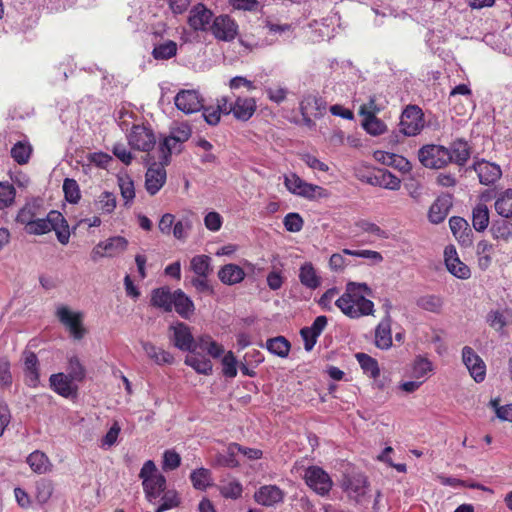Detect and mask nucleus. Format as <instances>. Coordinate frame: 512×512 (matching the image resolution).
<instances>
[{"instance_id": "1", "label": "nucleus", "mask_w": 512, "mask_h": 512, "mask_svg": "<svg viewBox=\"0 0 512 512\" xmlns=\"http://www.w3.org/2000/svg\"><path fill=\"white\" fill-rule=\"evenodd\" d=\"M373 291L366 283L349 281L345 292L335 301V306L350 319H358L374 313V303L367 298Z\"/></svg>"}, {"instance_id": "2", "label": "nucleus", "mask_w": 512, "mask_h": 512, "mask_svg": "<svg viewBox=\"0 0 512 512\" xmlns=\"http://www.w3.org/2000/svg\"><path fill=\"white\" fill-rule=\"evenodd\" d=\"M55 315L74 340L84 338L87 330L83 325L84 314L81 311H72L67 306L61 305L57 307Z\"/></svg>"}, {"instance_id": "3", "label": "nucleus", "mask_w": 512, "mask_h": 512, "mask_svg": "<svg viewBox=\"0 0 512 512\" xmlns=\"http://www.w3.org/2000/svg\"><path fill=\"white\" fill-rule=\"evenodd\" d=\"M419 161L430 169H441L451 162L448 148L442 145H425L418 151Z\"/></svg>"}, {"instance_id": "4", "label": "nucleus", "mask_w": 512, "mask_h": 512, "mask_svg": "<svg viewBox=\"0 0 512 512\" xmlns=\"http://www.w3.org/2000/svg\"><path fill=\"white\" fill-rule=\"evenodd\" d=\"M342 489L348 498L356 504L363 505L367 503L369 481L366 476L362 474L346 476L342 481Z\"/></svg>"}, {"instance_id": "5", "label": "nucleus", "mask_w": 512, "mask_h": 512, "mask_svg": "<svg viewBox=\"0 0 512 512\" xmlns=\"http://www.w3.org/2000/svg\"><path fill=\"white\" fill-rule=\"evenodd\" d=\"M127 140L132 149L141 152H150L156 145L155 133L144 125H133Z\"/></svg>"}, {"instance_id": "6", "label": "nucleus", "mask_w": 512, "mask_h": 512, "mask_svg": "<svg viewBox=\"0 0 512 512\" xmlns=\"http://www.w3.org/2000/svg\"><path fill=\"white\" fill-rule=\"evenodd\" d=\"M424 128V115L416 105L407 106L400 118V131L406 136H416Z\"/></svg>"}, {"instance_id": "7", "label": "nucleus", "mask_w": 512, "mask_h": 512, "mask_svg": "<svg viewBox=\"0 0 512 512\" xmlns=\"http://www.w3.org/2000/svg\"><path fill=\"white\" fill-rule=\"evenodd\" d=\"M306 484L319 495H326L332 488L333 482L321 467L310 466L305 470Z\"/></svg>"}, {"instance_id": "8", "label": "nucleus", "mask_w": 512, "mask_h": 512, "mask_svg": "<svg viewBox=\"0 0 512 512\" xmlns=\"http://www.w3.org/2000/svg\"><path fill=\"white\" fill-rule=\"evenodd\" d=\"M284 184L292 194L308 199L322 196V192L324 191L322 187L307 183L294 173L284 177Z\"/></svg>"}, {"instance_id": "9", "label": "nucleus", "mask_w": 512, "mask_h": 512, "mask_svg": "<svg viewBox=\"0 0 512 512\" xmlns=\"http://www.w3.org/2000/svg\"><path fill=\"white\" fill-rule=\"evenodd\" d=\"M169 329L172 332L170 340L176 348L191 353L196 351L195 339L187 324L178 322L175 325H171Z\"/></svg>"}, {"instance_id": "10", "label": "nucleus", "mask_w": 512, "mask_h": 512, "mask_svg": "<svg viewBox=\"0 0 512 512\" xmlns=\"http://www.w3.org/2000/svg\"><path fill=\"white\" fill-rule=\"evenodd\" d=\"M210 30L214 37L221 41H232L238 34V25L228 15L214 18Z\"/></svg>"}, {"instance_id": "11", "label": "nucleus", "mask_w": 512, "mask_h": 512, "mask_svg": "<svg viewBox=\"0 0 512 512\" xmlns=\"http://www.w3.org/2000/svg\"><path fill=\"white\" fill-rule=\"evenodd\" d=\"M174 103L185 114H192L203 108V99L196 90H181L176 94Z\"/></svg>"}, {"instance_id": "12", "label": "nucleus", "mask_w": 512, "mask_h": 512, "mask_svg": "<svg viewBox=\"0 0 512 512\" xmlns=\"http://www.w3.org/2000/svg\"><path fill=\"white\" fill-rule=\"evenodd\" d=\"M470 169L477 173L479 182L486 186L494 184L502 175L500 166L484 159L475 161Z\"/></svg>"}, {"instance_id": "13", "label": "nucleus", "mask_w": 512, "mask_h": 512, "mask_svg": "<svg viewBox=\"0 0 512 512\" xmlns=\"http://www.w3.org/2000/svg\"><path fill=\"white\" fill-rule=\"evenodd\" d=\"M462 360L470 375L476 382H482L486 374V366L483 360L469 346L462 349Z\"/></svg>"}, {"instance_id": "14", "label": "nucleus", "mask_w": 512, "mask_h": 512, "mask_svg": "<svg viewBox=\"0 0 512 512\" xmlns=\"http://www.w3.org/2000/svg\"><path fill=\"white\" fill-rule=\"evenodd\" d=\"M166 165L164 162L160 164L153 163L145 174V188L150 195L157 194L166 183Z\"/></svg>"}, {"instance_id": "15", "label": "nucleus", "mask_w": 512, "mask_h": 512, "mask_svg": "<svg viewBox=\"0 0 512 512\" xmlns=\"http://www.w3.org/2000/svg\"><path fill=\"white\" fill-rule=\"evenodd\" d=\"M445 265L447 270L459 279H468L471 276L470 268L463 263L454 246H447L444 250Z\"/></svg>"}, {"instance_id": "16", "label": "nucleus", "mask_w": 512, "mask_h": 512, "mask_svg": "<svg viewBox=\"0 0 512 512\" xmlns=\"http://www.w3.org/2000/svg\"><path fill=\"white\" fill-rule=\"evenodd\" d=\"M213 12L204 4L198 3L190 10L188 23L195 31H206L211 26Z\"/></svg>"}, {"instance_id": "17", "label": "nucleus", "mask_w": 512, "mask_h": 512, "mask_svg": "<svg viewBox=\"0 0 512 512\" xmlns=\"http://www.w3.org/2000/svg\"><path fill=\"white\" fill-rule=\"evenodd\" d=\"M452 195L442 194L431 205L428 218L433 224H439L444 221L452 207Z\"/></svg>"}, {"instance_id": "18", "label": "nucleus", "mask_w": 512, "mask_h": 512, "mask_svg": "<svg viewBox=\"0 0 512 512\" xmlns=\"http://www.w3.org/2000/svg\"><path fill=\"white\" fill-rule=\"evenodd\" d=\"M57 221H62V214L59 211L52 210L45 218L37 217L25 228V231L31 235H43L50 232L51 227H53L52 223H57Z\"/></svg>"}, {"instance_id": "19", "label": "nucleus", "mask_w": 512, "mask_h": 512, "mask_svg": "<svg viewBox=\"0 0 512 512\" xmlns=\"http://www.w3.org/2000/svg\"><path fill=\"white\" fill-rule=\"evenodd\" d=\"M283 498L284 492L276 485L261 486L254 494L255 501L266 507L282 502Z\"/></svg>"}, {"instance_id": "20", "label": "nucleus", "mask_w": 512, "mask_h": 512, "mask_svg": "<svg viewBox=\"0 0 512 512\" xmlns=\"http://www.w3.org/2000/svg\"><path fill=\"white\" fill-rule=\"evenodd\" d=\"M449 226L453 235L462 246L468 247L472 245V230L464 218L457 216L451 217Z\"/></svg>"}, {"instance_id": "21", "label": "nucleus", "mask_w": 512, "mask_h": 512, "mask_svg": "<svg viewBox=\"0 0 512 512\" xmlns=\"http://www.w3.org/2000/svg\"><path fill=\"white\" fill-rule=\"evenodd\" d=\"M300 113L301 115H313L314 118H320L326 111V103L317 95L308 94L305 95L300 101Z\"/></svg>"}, {"instance_id": "22", "label": "nucleus", "mask_w": 512, "mask_h": 512, "mask_svg": "<svg viewBox=\"0 0 512 512\" xmlns=\"http://www.w3.org/2000/svg\"><path fill=\"white\" fill-rule=\"evenodd\" d=\"M25 382L29 387H37L39 384V361L32 351H24Z\"/></svg>"}, {"instance_id": "23", "label": "nucleus", "mask_w": 512, "mask_h": 512, "mask_svg": "<svg viewBox=\"0 0 512 512\" xmlns=\"http://www.w3.org/2000/svg\"><path fill=\"white\" fill-rule=\"evenodd\" d=\"M51 388L63 397H70L75 394L77 387L73 385V381L69 376L64 373L52 374L50 376Z\"/></svg>"}, {"instance_id": "24", "label": "nucleus", "mask_w": 512, "mask_h": 512, "mask_svg": "<svg viewBox=\"0 0 512 512\" xmlns=\"http://www.w3.org/2000/svg\"><path fill=\"white\" fill-rule=\"evenodd\" d=\"M448 153L451 158V162L458 166H464L471 156V148L467 141L457 139L451 143L448 148Z\"/></svg>"}, {"instance_id": "25", "label": "nucleus", "mask_w": 512, "mask_h": 512, "mask_svg": "<svg viewBox=\"0 0 512 512\" xmlns=\"http://www.w3.org/2000/svg\"><path fill=\"white\" fill-rule=\"evenodd\" d=\"M375 345L379 349L386 350L392 345L391 317L386 315L375 329Z\"/></svg>"}, {"instance_id": "26", "label": "nucleus", "mask_w": 512, "mask_h": 512, "mask_svg": "<svg viewBox=\"0 0 512 512\" xmlns=\"http://www.w3.org/2000/svg\"><path fill=\"white\" fill-rule=\"evenodd\" d=\"M140 344L142 346V349L146 353L147 357L154 361L156 364L163 365L173 363L174 357L168 351H165L164 349L155 346L153 343L149 341L141 340Z\"/></svg>"}, {"instance_id": "27", "label": "nucleus", "mask_w": 512, "mask_h": 512, "mask_svg": "<svg viewBox=\"0 0 512 512\" xmlns=\"http://www.w3.org/2000/svg\"><path fill=\"white\" fill-rule=\"evenodd\" d=\"M218 278L223 284L231 286L242 282L245 272L240 266L230 263L220 268Z\"/></svg>"}, {"instance_id": "28", "label": "nucleus", "mask_w": 512, "mask_h": 512, "mask_svg": "<svg viewBox=\"0 0 512 512\" xmlns=\"http://www.w3.org/2000/svg\"><path fill=\"white\" fill-rule=\"evenodd\" d=\"M26 462L31 470L37 474H46L52 470L51 461L48 456L40 450H35L30 453Z\"/></svg>"}, {"instance_id": "29", "label": "nucleus", "mask_w": 512, "mask_h": 512, "mask_svg": "<svg viewBox=\"0 0 512 512\" xmlns=\"http://www.w3.org/2000/svg\"><path fill=\"white\" fill-rule=\"evenodd\" d=\"M41 206L38 201L27 202L18 212L16 222L28 227L37 217L42 216Z\"/></svg>"}, {"instance_id": "30", "label": "nucleus", "mask_w": 512, "mask_h": 512, "mask_svg": "<svg viewBox=\"0 0 512 512\" xmlns=\"http://www.w3.org/2000/svg\"><path fill=\"white\" fill-rule=\"evenodd\" d=\"M173 307L184 319H188L195 310L193 301L181 289L174 291Z\"/></svg>"}, {"instance_id": "31", "label": "nucleus", "mask_w": 512, "mask_h": 512, "mask_svg": "<svg viewBox=\"0 0 512 512\" xmlns=\"http://www.w3.org/2000/svg\"><path fill=\"white\" fill-rule=\"evenodd\" d=\"M256 110V102L253 98L238 97L233 103V115L241 121L249 120Z\"/></svg>"}, {"instance_id": "32", "label": "nucleus", "mask_w": 512, "mask_h": 512, "mask_svg": "<svg viewBox=\"0 0 512 512\" xmlns=\"http://www.w3.org/2000/svg\"><path fill=\"white\" fill-rule=\"evenodd\" d=\"M142 484L146 499L149 502H153L162 492H164L166 479L162 474H158V476H154L151 479L145 478Z\"/></svg>"}, {"instance_id": "33", "label": "nucleus", "mask_w": 512, "mask_h": 512, "mask_svg": "<svg viewBox=\"0 0 512 512\" xmlns=\"http://www.w3.org/2000/svg\"><path fill=\"white\" fill-rule=\"evenodd\" d=\"M174 292L172 293L168 287H160L154 289L151 295V304L155 307L162 308L166 312H171L173 308Z\"/></svg>"}, {"instance_id": "34", "label": "nucleus", "mask_w": 512, "mask_h": 512, "mask_svg": "<svg viewBox=\"0 0 512 512\" xmlns=\"http://www.w3.org/2000/svg\"><path fill=\"white\" fill-rule=\"evenodd\" d=\"M368 182L389 190H398L401 184L400 179L388 170H379L378 174L368 179Z\"/></svg>"}, {"instance_id": "35", "label": "nucleus", "mask_w": 512, "mask_h": 512, "mask_svg": "<svg viewBox=\"0 0 512 512\" xmlns=\"http://www.w3.org/2000/svg\"><path fill=\"white\" fill-rule=\"evenodd\" d=\"M299 280L302 285L309 289H316L321 284V278L310 262H306L300 267Z\"/></svg>"}, {"instance_id": "36", "label": "nucleus", "mask_w": 512, "mask_h": 512, "mask_svg": "<svg viewBox=\"0 0 512 512\" xmlns=\"http://www.w3.org/2000/svg\"><path fill=\"white\" fill-rule=\"evenodd\" d=\"M494 207L500 216L504 218L512 217V188L499 193L494 203Z\"/></svg>"}, {"instance_id": "37", "label": "nucleus", "mask_w": 512, "mask_h": 512, "mask_svg": "<svg viewBox=\"0 0 512 512\" xmlns=\"http://www.w3.org/2000/svg\"><path fill=\"white\" fill-rule=\"evenodd\" d=\"M472 225L473 228L478 231H484L489 225V210L488 207L483 204H477L472 210Z\"/></svg>"}, {"instance_id": "38", "label": "nucleus", "mask_w": 512, "mask_h": 512, "mask_svg": "<svg viewBox=\"0 0 512 512\" xmlns=\"http://www.w3.org/2000/svg\"><path fill=\"white\" fill-rule=\"evenodd\" d=\"M102 245L108 257H115L126 251L128 240L122 236H114L102 241Z\"/></svg>"}, {"instance_id": "39", "label": "nucleus", "mask_w": 512, "mask_h": 512, "mask_svg": "<svg viewBox=\"0 0 512 512\" xmlns=\"http://www.w3.org/2000/svg\"><path fill=\"white\" fill-rule=\"evenodd\" d=\"M178 50L177 43L172 40H166L154 46L152 56L156 60H168L176 56Z\"/></svg>"}, {"instance_id": "40", "label": "nucleus", "mask_w": 512, "mask_h": 512, "mask_svg": "<svg viewBox=\"0 0 512 512\" xmlns=\"http://www.w3.org/2000/svg\"><path fill=\"white\" fill-rule=\"evenodd\" d=\"M493 245L486 241L481 240L476 247V254L478 256V266L481 270L489 268L492 262Z\"/></svg>"}, {"instance_id": "41", "label": "nucleus", "mask_w": 512, "mask_h": 512, "mask_svg": "<svg viewBox=\"0 0 512 512\" xmlns=\"http://www.w3.org/2000/svg\"><path fill=\"white\" fill-rule=\"evenodd\" d=\"M190 480L195 489L204 491L212 486V477L210 470L206 468H198L190 474Z\"/></svg>"}, {"instance_id": "42", "label": "nucleus", "mask_w": 512, "mask_h": 512, "mask_svg": "<svg viewBox=\"0 0 512 512\" xmlns=\"http://www.w3.org/2000/svg\"><path fill=\"white\" fill-rule=\"evenodd\" d=\"M266 348L272 354L277 355L281 358H285L289 354L291 345L285 337L277 336L267 340Z\"/></svg>"}, {"instance_id": "43", "label": "nucleus", "mask_w": 512, "mask_h": 512, "mask_svg": "<svg viewBox=\"0 0 512 512\" xmlns=\"http://www.w3.org/2000/svg\"><path fill=\"white\" fill-rule=\"evenodd\" d=\"M184 362L199 374L210 375L212 373V362L208 358L193 354L186 356Z\"/></svg>"}, {"instance_id": "44", "label": "nucleus", "mask_w": 512, "mask_h": 512, "mask_svg": "<svg viewBox=\"0 0 512 512\" xmlns=\"http://www.w3.org/2000/svg\"><path fill=\"white\" fill-rule=\"evenodd\" d=\"M356 359L365 374L374 379L379 377L380 369L376 359L365 353H357Z\"/></svg>"}, {"instance_id": "45", "label": "nucleus", "mask_w": 512, "mask_h": 512, "mask_svg": "<svg viewBox=\"0 0 512 512\" xmlns=\"http://www.w3.org/2000/svg\"><path fill=\"white\" fill-rule=\"evenodd\" d=\"M211 258L207 255H196L190 261L191 270L198 276L208 277L211 273Z\"/></svg>"}, {"instance_id": "46", "label": "nucleus", "mask_w": 512, "mask_h": 512, "mask_svg": "<svg viewBox=\"0 0 512 512\" xmlns=\"http://www.w3.org/2000/svg\"><path fill=\"white\" fill-rule=\"evenodd\" d=\"M32 147L28 142L18 141L11 149V157L20 165L28 163Z\"/></svg>"}, {"instance_id": "47", "label": "nucleus", "mask_w": 512, "mask_h": 512, "mask_svg": "<svg viewBox=\"0 0 512 512\" xmlns=\"http://www.w3.org/2000/svg\"><path fill=\"white\" fill-rule=\"evenodd\" d=\"M54 491L52 481L47 479H41L36 483L35 498L41 505L47 503L51 498Z\"/></svg>"}, {"instance_id": "48", "label": "nucleus", "mask_w": 512, "mask_h": 512, "mask_svg": "<svg viewBox=\"0 0 512 512\" xmlns=\"http://www.w3.org/2000/svg\"><path fill=\"white\" fill-rule=\"evenodd\" d=\"M417 306L432 313H440L443 300L437 295H425L417 300Z\"/></svg>"}, {"instance_id": "49", "label": "nucleus", "mask_w": 512, "mask_h": 512, "mask_svg": "<svg viewBox=\"0 0 512 512\" xmlns=\"http://www.w3.org/2000/svg\"><path fill=\"white\" fill-rule=\"evenodd\" d=\"M237 450H241L240 445L237 443H231L228 446L227 453L221 454L217 457V464L223 467H237L239 465V462L236 459Z\"/></svg>"}, {"instance_id": "50", "label": "nucleus", "mask_w": 512, "mask_h": 512, "mask_svg": "<svg viewBox=\"0 0 512 512\" xmlns=\"http://www.w3.org/2000/svg\"><path fill=\"white\" fill-rule=\"evenodd\" d=\"M490 232L494 239L507 241L512 236V225L506 220L495 221Z\"/></svg>"}, {"instance_id": "51", "label": "nucleus", "mask_w": 512, "mask_h": 512, "mask_svg": "<svg viewBox=\"0 0 512 512\" xmlns=\"http://www.w3.org/2000/svg\"><path fill=\"white\" fill-rule=\"evenodd\" d=\"M63 192L65 199L72 204L79 202L81 198L80 188L76 180L66 178L63 182Z\"/></svg>"}, {"instance_id": "52", "label": "nucleus", "mask_w": 512, "mask_h": 512, "mask_svg": "<svg viewBox=\"0 0 512 512\" xmlns=\"http://www.w3.org/2000/svg\"><path fill=\"white\" fill-rule=\"evenodd\" d=\"M191 127L187 123H181L174 127L171 131V134L167 137V144L170 142L174 143H184L191 136Z\"/></svg>"}, {"instance_id": "53", "label": "nucleus", "mask_w": 512, "mask_h": 512, "mask_svg": "<svg viewBox=\"0 0 512 512\" xmlns=\"http://www.w3.org/2000/svg\"><path fill=\"white\" fill-rule=\"evenodd\" d=\"M362 126L367 133L373 136L381 135L386 130V125L384 122L377 118L375 115H370L369 117L364 118Z\"/></svg>"}, {"instance_id": "54", "label": "nucleus", "mask_w": 512, "mask_h": 512, "mask_svg": "<svg viewBox=\"0 0 512 512\" xmlns=\"http://www.w3.org/2000/svg\"><path fill=\"white\" fill-rule=\"evenodd\" d=\"M67 370V376L74 381L81 382L85 378V369L76 356L69 358Z\"/></svg>"}, {"instance_id": "55", "label": "nucleus", "mask_w": 512, "mask_h": 512, "mask_svg": "<svg viewBox=\"0 0 512 512\" xmlns=\"http://www.w3.org/2000/svg\"><path fill=\"white\" fill-rule=\"evenodd\" d=\"M16 190L13 185L0 182V210L14 202Z\"/></svg>"}, {"instance_id": "56", "label": "nucleus", "mask_w": 512, "mask_h": 512, "mask_svg": "<svg viewBox=\"0 0 512 512\" xmlns=\"http://www.w3.org/2000/svg\"><path fill=\"white\" fill-rule=\"evenodd\" d=\"M118 183L121 195L126 201L125 204H128L135 197L134 183L129 176L119 177Z\"/></svg>"}, {"instance_id": "57", "label": "nucleus", "mask_w": 512, "mask_h": 512, "mask_svg": "<svg viewBox=\"0 0 512 512\" xmlns=\"http://www.w3.org/2000/svg\"><path fill=\"white\" fill-rule=\"evenodd\" d=\"M242 485L238 481H231L221 486L220 493L225 498L238 499L242 495Z\"/></svg>"}, {"instance_id": "58", "label": "nucleus", "mask_w": 512, "mask_h": 512, "mask_svg": "<svg viewBox=\"0 0 512 512\" xmlns=\"http://www.w3.org/2000/svg\"><path fill=\"white\" fill-rule=\"evenodd\" d=\"M52 225L53 227H51V230L55 231L58 241L61 244L66 245L69 242L70 231L64 216L62 215V221H57V223H52Z\"/></svg>"}, {"instance_id": "59", "label": "nucleus", "mask_w": 512, "mask_h": 512, "mask_svg": "<svg viewBox=\"0 0 512 512\" xmlns=\"http://www.w3.org/2000/svg\"><path fill=\"white\" fill-rule=\"evenodd\" d=\"M284 227L289 232H299L303 228L304 221L298 213H288L283 220Z\"/></svg>"}, {"instance_id": "60", "label": "nucleus", "mask_w": 512, "mask_h": 512, "mask_svg": "<svg viewBox=\"0 0 512 512\" xmlns=\"http://www.w3.org/2000/svg\"><path fill=\"white\" fill-rule=\"evenodd\" d=\"M223 365V374L228 378H234L237 375V360L233 354V352L229 351L224 355L222 359Z\"/></svg>"}, {"instance_id": "61", "label": "nucleus", "mask_w": 512, "mask_h": 512, "mask_svg": "<svg viewBox=\"0 0 512 512\" xmlns=\"http://www.w3.org/2000/svg\"><path fill=\"white\" fill-rule=\"evenodd\" d=\"M181 464L180 455L174 450H166L163 454L162 468L165 471L175 470Z\"/></svg>"}, {"instance_id": "62", "label": "nucleus", "mask_w": 512, "mask_h": 512, "mask_svg": "<svg viewBox=\"0 0 512 512\" xmlns=\"http://www.w3.org/2000/svg\"><path fill=\"white\" fill-rule=\"evenodd\" d=\"M180 503L178 494L174 490H168L162 496V504L157 508V512L177 507Z\"/></svg>"}, {"instance_id": "63", "label": "nucleus", "mask_w": 512, "mask_h": 512, "mask_svg": "<svg viewBox=\"0 0 512 512\" xmlns=\"http://www.w3.org/2000/svg\"><path fill=\"white\" fill-rule=\"evenodd\" d=\"M432 369V363L428 359L418 357L413 365V376L416 378L425 377Z\"/></svg>"}, {"instance_id": "64", "label": "nucleus", "mask_w": 512, "mask_h": 512, "mask_svg": "<svg viewBox=\"0 0 512 512\" xmlns=\"http://www.w3.org/2000/svg\"><path fill=\"white\" fill-rule=\"evenodd\" d=\"M191 227V221L188 218H183L175 222L172 229L174 237L178 240L186 239Z\"/></svg>"}]
</instances>
